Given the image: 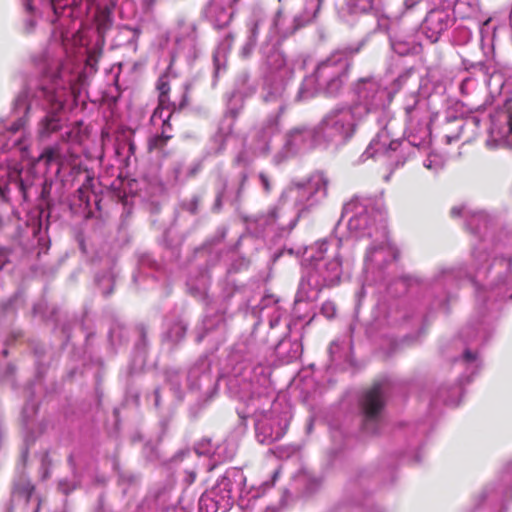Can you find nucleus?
I'll use <instances>...</instances> for the list:
<instances>
[{
	"instance_id": "obj_1",
	"label": "nucleus",
	"mask_w": 512,
	"mask_h": 512,
	"mask_svg": "<svg viewBox=\"0 0 512 512\" xmlns=\"http://www.w3.org/2000/svg\"><path fill=\"white\" fill-rule=\"evenodd\" d=\"M389 387L387 379H377L364 389L359 399V408L363 416V430L370 434L378 432V425L386 406Z\"/></svg>"
},
{
	"instance_id": "obj_2",
	"label": "nucleus",
	"mask_w": 512,
	"mask_h": 512,
	"mask_svg": "<svg viewBox=\"0 0 512 512\" xmlns=\"http://www.w3.org/2000/svg\"><path fill=\"white\" fill-rule=\"evenodd\" d=\"M40 92L48 103V110L38 124V133L40 137L46 138L62 127L60 113L64 109L65 99L58 92L45 87H41Z\"/></svg>"
},
{
	"instance_id": "obj_3",
	"label": "nucleus",
	"mask_w": 512,
	"mask_h": 512,
	"mask_svg": "<svg viewBox=\"0 0 512 512\" xmlns=\"http://www.w3.org/2000/svg\"><path fill=\"white\" fill-rule=\"evenodd\" d=\"M425 27L433 33L440 34L448 28L449 19L446 14L439 11H431L425 18Z\"/></svg>"
},
{
	"instance_id": "obj_4",
	"label": "nucleus",
	"mask_w": 512,
	"mask_h": 512,
	"mask_svg": "<svg viewBox=\"0 0 512 512\" xmlns=\"http://www.w3.org/2000/svg\"><path fill=\"white\" fill-rule=\"evenodd\" d=\"M12 491L19 496L25 497L26 502L28 503L35 491V485L28 477L22 475L13 483Z\"/></svg>"
},
{
	"instance_id": "obj_5",
	"label": "nucleus",
	"mask_w": 512,
	"mask_h": 512,
	"mask_svg": "<svg viewBox=\"0 0 512 512\" xmlns=\"http://www.w3.org/2000/svg\"><path fill=\"white\" fill-rule=\"evenodd\" d=\"M173 138V135H166L164 133H159L149 138L148 140V151L152 152L154 150L164 151L167 143Z\"/></svg>"
},
{
	"instance_id": "obj_6",
	"label": "nucleus",
	"mask_w": 512,
	"mask_h": 512,
	"mask_svg": "<svg viewBox=\"0 0 512 512\" xmlns=\"http://www.w3.org/2000/svg\"><path fill=\"white\" fill-rule=\"evenodd\" d=\"M126 150V159L128 160L131 156H134L137 150V146L132 138H125L117 144L116 153L121 155Z\"/></svg>"
},
{
	"instance_id": "obj_7",
	"label": "nucleus",
	"mask_w": 512,
	"mask_h": 512,
	"mask_svg": "<svg viewBox=\"0 0 512 512\" xmlns=\"http://www.w3.org/2000/svg\"><path fill=\"white\" fill-rule=\"evenodd\" d=\"M156 90L158 91V96L170 95L171 86L168 79V72H165L159 76L156 82Z\"/></svg>"
},
{
	"instance_id": "obj_8",
	"label": "nucleus",
	"mask_w": 512,
	"mask_h": 512,
	"mask_svg": "<svg viewBox=\"0 0 512 512\" xmlns=\"http://www.w3.org/2000/svg\"><path fill=\"white\" fill-rule=\"evenodd\" d=\"M157 105L164 110H168V114L174 115L177 112L176 103L170 99V95L158 96Z\"/></svg>"
},
{
	"instance_id": "obj_9",
	"label": "nucleus",
	"mask_w": 512,
	"mask_h": 512,
	"mask_svg": "<svg viewBox=\"0 0 512 512\" xmlns=\"http://www.w3.org/2000/svg\"><path fill=\"white\" fill-rule=\"evenodd\" d=\"M58 151L54 148H46L39 156L38 161H44L47 166H49L52 161L57 157Z\"/></svg>"
},
{
	"instance_id": "obj_10",
	"label": "nucleus",
	"mask_w": 512,
	"mask_h": 512,
	"mask_svg": "<svg viewBox=\"0 0 512 512\" xmlns=\"http://www.w3.org/2000/svg\"><path fill=\"white\" fill-rule=\"evenodd\" d=\"M173 118V115L168 114L164 119H162V125L160 128V133H164L166 135H173V126L171 124V120Z\"/></svg>"
},
{
	"instance_id": "obj_11",
	"label": "nucleus",
	"mask_w": 512,
	"mask_h": 512,
	"mask_svg": "<svg viewBox=\"0 0 512 512\" xmlns=\"http://www.w3.org/2000/svg\"><path fill=\"white\" fill-rule=\"evenodd\" d=\"M200 203V198L198 196H194L191 201L187 204V211L193 215L197 214L198 207Z\"/></svg>"
},
{
	"instance_id": "obj_12",
	"label": "nucleus",
	"mask_w": 512,
	"mask_h": 512,
	"mask_svg": "<svg viewBox=\"0 0 512 512\" xmlns=\"http://www.w3.org/2000/svg\"><path fill=\"white\" fill-rule=\"evenodd\" d=\"M189 104V93H188V87L185 88V91L181 97V100L178 104H176L177 111H182L185 109Z\"/></svg>"
},
{
	"instance_id": "obj_13",
	"label": "nucleus",
	"mask_w": 512,
	"mask_h": 512,
	"mask_svg": "<svg viewBox=\"0 0 512 512\" xmlns=\"http://www.w3.org/2000/svg\"><path fill=\"white\" fill-rule=\"evenodd\" d=\"M226 188V181H224L223 183V188L221 190H219L216 194V199H215V203H214V208L219 211L221 209V206H222V199H223V196H224V190Z\"/></svg>"
},
{
	"instance_id": "obj_14",
	"label": "nucleus",
	"mask_w": 512,
	"mask_h": 512,
	"mask_svg": "<svg viewBox=\"0 0 512 512\" xmlns=\"http://www.w3.org/2000/svg\"><path fill=\"white\" fill-rule=\"evenodd\" d=\"M259 178H260V181H261V183L263 185L264 191L266 193H270L271 185H270V181H269L268 176L265 173L261 172L259 174Z\"/></svg>"
},
{
	"instance_id": "obj_15",
	"label": "nucleus",
	"mask_w": 512,
	"mask_h": 512,
	"mask_svg": "<svg viewBox=\"0 0 512 512\" xmlns=\"http://www.w3.org/2000/svg\"><path fill=\"white\" fill-rule=\"evenodd\" d=\"M164 111H165L164 109H162L161 107H159L157 105L156 108L154 109L153 113H152L150 121L154 122L157 118L161 119V120L164 119L165 118V117H163V112Z\"/></svg>"
},
{
	"instance_id": "obj_16",
	"label": "nucleus",
	"mask_w": 512,
	"mask_h": 512,
	"mask_svg": "<svg viewBox=\"0 0 512 512\" xmlns=\"http://www.w3.org/2000/svg\"><path fill=\"white\" fill-rule=\"evenodd\" d=\"M92 181H93V179L88 177L87 183L82 184V186L78 188L77 192L79 193L80 200H83L84 193L86 192V190H88V187Z\"/></svg>"
},
{
	"instance_id": "obj_17",
	"label": "nucleus",
	"mask_w": 512,
	"mask_h": 512,
	"mask_svg": "<svg viewBox=\"0 0 512 512\" xmlns=\"http://www.w3.org/2000/svg\"><path fill=\"white\" fill-rule=\"evenodd\" d=\"M341 86V82L339 79L334 78L328 83V90L334 89L335 91L339 90Z\"/></svg>"
},
{
	"instance_id": "obj_18",
	"label": "nucleus",
	"mask_w": 512,
	"mask_h": 512,
	"mask_svg": "<svg viewBox=\"0 0 512 512\" xmlns=\"http://www.w3.org/2000/svg\"><path fill=\"white\" fill-rule=\"evenodd\" d=\"M463 357L466 361L471 362L476 359V354L471 352L470 350H465Z\"/></svg>"
},
{
	"instance_id": "obj_19",
	"label": "nucleus",
	"mask_w": 512,
	"mask_h": 512,
	"mask_svg": "<svg viewBox=\"0 0 512 512\" xmlns=\"http://www.w3.org/2000/svg\"><path fill=\"white\" fill-rule=\"evenodd\" d=\"M18 186H19L20 190L23 192V195H24V197H25V196H26V192H25V185H24V183H23V181H22V180H19V182H18Z\"/></svg>"
},
{
	"instance_id": "obj_20",
	"label": "nucleus",
	"mask_w": 512,
	"mask_h": 512,
	"mask_svg": "<svg viewBox=\"0 0 512 512\" xmlns=\"http://www.w3.org/2000/svg\"><path fill=\"white\" fill-rule=\"evenodd\" d=\"M508 129L509 132L512 134V113L508 117Z\"/></svg>"
},
{
	"instance_id": "obj_21",
	"label": "nucleus",
	"mask_w": 512,
	"mask_h": 512,
	"mask_svg": "<svg viewBox=\"0 0 512 512\" xmlns=\"http://www.w3.org/2000/svg\"><path fill=\"white\" fill-rule=\"evenodd\" d=\"M6 190L7 188L6 187H1L0 186V195L3 199H6Z\"/></svg>"
},
{
	"instance_id": "obj_22",
	"label": "nucleus",
	"mask_w": 512,
	"mask_h": 512,
	"mask_svg": "<svg viewBox=\"0 0 512 512\" xmlns=\"http://www.w3.org/2000/svg\"><path fill=\"white\" fill-rule=\"evenodd\" d=\"M258 33V23L256 22L253 26V29H252V34L253 36H256Z\"/></svg>"
},
{
	"instance_id": "obj_23",
	"label": "nucleus",
	"mask_w": 512,
	"mask_h": 512,
	"mask_svg": "<svg viewBox=\"0 0 512 512\" xmlns=\"http://www.w3.org/2000/svg\"><path fill=\"white\" fill-rule=\"evenodd\" d=\"M18 129H19V127H18L17 125H13V126L10 128V130H11V131H13V132L17 131Z\"/></svg>"
},
{
	"instance_id": "obj_24",
	"label": "nucleus",
	"mask_w": 512,
	"mask_h": 512,
	"mask_svg": "<svg viewBox=\"0 0 512 512\" xmlns=\"http://www.w3.org/2000/svg\"><path fill=\"white\" fill-rule=\"evenodd\" d=\"M240 0H231V6L236 5Z\"/></svg>"
},
{
	"instance_id": "obj_25",
	"label": "nucleus",
	"mask_w": 512,
	"mask_h": 512,
	"mask_svg": "<svg viewBox=\"0 0 512 512\" xmlns=\"http://www.w3.org/2000/svg\"><path fill=\"white\" fill-rule=\"evenodd\" d=\"M155 393H156V398H158L159 397V391L156 390Z\"/></svg>"
},
{
	"instance_id": "obj_26",
	"label": "nucleus",
	"mask_w": 512,
	"mask_h": 512,
	"mask_svg": "<svg viewBox=\"0 0 512 512\" xmlns=\"http://www.w3.org/2000/svg\"><path fill=\"white\" fill-rule=\"evenodd\" d=\"M39 509H40V506H38V508L36 509V511H35V512H39Z\"/></svg>"
}]
</instances>
